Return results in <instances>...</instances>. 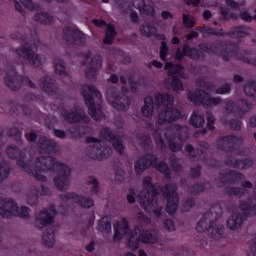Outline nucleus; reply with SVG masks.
<instances>
[{
    "instance_id": "1",
    "label": "nucleus",
    "mask_w": 256,
    "mask_h": 256,
    "mask_svg": "<svg viewBox=\"0 0 256 256\" xmlns=\"http://www.w3.org/2000/svg\"><path fill=\"white\" fill-rule=\"evenodd\" d=\"M6 155L9 159H15L16 165L22 171L40 183H47V176L41 173H47V171L59 173L54 178V185L58 191H65L71 183V168L65 163L57 161L53 156H39L34 161L31 159L27 161V154L16 145H9L6 149Z\"/></svg>"
},
{
    "instance_id": "2",
    "label": "nucleus",
    "mask_w": 256,
    "mask_h": 256,
    "mask_svg": "<svg viewBox=\"0 0 256 256\" xmlns=\"http://www.w3.org/2000/svg\"><path fill=\"white\" fill-rule=\"evenodd\" d=\"M156 107H164L165 109L158 113V125H165L166 123H175L182 119L183 114L177 108H173L175 105V98L169 93H157L154 96Z\"/></svg>"
},
{
    "instance_id": "3",
    "label": "nucleus",
    "mask_w": 256,
    "mask_h": 256,
    "mask_svg": "<svg viewBox=\"0 0 256 256\" xmlns=\"http://www.w3.org/2000/svg\"><path fill=\"white\" fill-rule=\"evenodd\" d=\"M21 41V47L15 50L16 55L25 61L32 67H41L43 63V56L41 54H35L34 49H38L41 45V40L37 34L32 35V39L27 34L18 36Z\"/></svg>"
},
{
    "instance_id": "4",
    "label": "nucleus",
    "mask_w": 256,
    "mask_h": 256,
    "mask_svg": "<svg viewBox=\"0 0 256 256\" xmlns=\"http://www.w3.org/2000/svg\"><path fill=\"white\" fill-rule=\"evenodd\" d=\"M219 47H223V41L221 40H216L210 46L208 43H200L198 49L185 44L182 51L181 48L176 50L175 59L176 61H183L185 57H189L192 61H199V59H205V53L215 55Z\"/></svg>"
},
{
    "instance_id": "5",
    "label": "nucleus",
    "mask_w": 256,
    "mask_h": 256,
    "mask_svg": "<svg viewBox=\"0 0 256 256\" xmlns=\"http://www.w3.org/2000/svg\"><path fill=\"white\" fill-rule=\"evenodd\" d=\"M159 161L157 156L153 155V153H147L143 156H140L135 162H134V171L136 175H143L147 169H151V167H154L156 171H159V173H162L166 179H171V168H169V165H167L164 161Z\"/></svg>"
},
{
    "instance_id": "6",
    "label": "nucleus",
    "mask_w": 256,
    "mask_h": 256,
    "mask_svg": "<svg viewBox=\"0 0 256 256\" xmlns=\"http://www.w3.org/2000/svg\"><path fill=\"white\" fill-rule=\"evenodd\" d=\"M82 97H84V103L88 108V115H90L94 121H101V119H103V110L97 108L94 98L99 99V97H101V91L94 85L85 84L82 87Z\"/></svg>"
},
{
    "instance_id": "7",
    "label": "nucleus",
    "mask_w": 256,
    "mask_h": 256,
    "mask_svg": "<svg viewBox=\"0 0 256 256\" xmlns=\"http://www.w3.org/2000/svg\"><path fill=\"white\" fill-rule=\"evenodd\" d=\"M13 217L30 219L31 208L27 206L19 207L17 202L13 199L3 200L2 206L0 207V219H12Z\"/></svg>"
},
{
    "instance_id": "8",
    "label": "nucleus",
    "mask_w": 256,
    "mask_h": 256,
    "mask_svg": "<svg viewBox=\"0 0 256 256\" xmlns=\"http://www.w3.org/2000/svg\"><path fill=\"white\" fill-rule=\"evenodd\" d=\"M143 197L142 207L144 209H153L157 207L159 203V190H157V184H153V177L146 176L143 179V190L141 192Z\"/></svg>"
},
{
    "instance_id": "9",
    "label": "nucleus",
    "mask_w": 256,
    "mask_h": 256,
    "mask_svg": "<svg viewBox=\"0 0 256 256\" xmlns=\"http://www.w3.org/2000/svg\"><path fill=\"white\" fill-rule=\"evenodd\" d=\"M4 83L11 91H19L20 87H23V85L30 87V89L37 88V85L31 81L29 76L19 75L13 66L8 68L6 77L4 78Z\"/></svg>"
},
{
    "instance_id": "10",
    "label": "nucleus",
    "mask_w": 256,
    "mask_h": 256,
    "mask_svg": "<svg viewBox=\"0 0 256 256\" xmlns=\"http://www.w3.org/2000/svg\"><path fill=\"white\" fill-rule=\"evenodd\" d=\"M211 211L204 214L203 218L197 223L196 231L197 233H206L210 239H221L223 237V226H218L215 228L216 221L211 220Z\"/></svg>"
},
{
    "instance_id": "11",
    "label": "nucleus",
    "mask_w": 256,
    "mask_h": 256,
    "mask_svg": "<svg viewBox=\"0 0 256 256\" xmlns=\"http://www.w3.org/2000/svg\"><path fill=\"white\" fill-rule=\"evenodd\" d=\"M86 143L94 144L86 148V155L89 159L103 161V159L111 157V153H113V150L110 147L102 145L103 142H101V139L99 138L89 136L86 138Z\"/></svg>"
},
{
    "instance_id": "12",
    "label": "nucleus",
    "mask_w": 256,
    "mask_h": 256,
    "mask_svg": "<svg viewBox=\"0 0 256 256\" xmlns=\"http://www.w3.org/2000/svg\"><path fill=\"white\" fill-rule=\"evenodd\" d=\"M172 130L175 131V134H165L168 149L172 153H179V151H183V140L189 135V128L181 124H176L172 127Z\"/></svg>"
},
{
    "instance_id": "13",
    "label": "nucleus",
    "mask_w": 256,
    "mask_h": 256,
    "mask_svg": "<svg viewBox=\"0 0 256 256\" xmlns=\"http://www.w3.org/2000/svg\"><path fill=\"white\" fill-rule=\"evenodd\" d=\"M164 69L168 71V77H171V87L173 91H185V86L183 85L184 79L183 73H185V67L181 64H173L167 62Z\"/></svg>"
},
{
    "instance_id": "14",
    "label": "nucleus",
    "mask_w": 256,
    "mask_h": 256,
    "mask_svg": "<svg viewBox=\"0 0 256 256\" xmlns=\"http://www.w3.org/2000/svg\"><path fill=\"white\" fill-rule=\"evenodd\" d=\"M163 197L167 201L166 212L168 215H175L179 208V196H177V187L174 184L168 183L164 187L159 185Z\"/></svg>"
},
{
    "instance_id": "15",
    "label": "nucleus",
    "mask_w": 256,
    "mask_h": 256,
    "mask_svg": "<svg viewBox=\"0 0 256 256\" xmlns=\"http://www.w3.org/2000/svg\"><path fill=\"white\" fill-rule=\"evenodd\" d=\"M62 39L67 45H76L77 47H83L87 43V37L85 33L79 30L77 26H66L62 31Z\"/></svg>"
},
{
    "instance_id": "16",
    "label": "nucleus",
    "mask_w": 256,
    "mask_h": 256,
    "mask_svg": "<svg viewBox=\"0 0 256 256\" xmlns=\"http://www.w3.org/2000/svg\"><path fill=\"white\" fill-rule=\"evenodd\" d=\"M251 107H253V104L245 99L238 100L237 104L229 100L226 102L225 111L227 113H234L236 117L243 119L251 111Z\"/></svg>"
},
{
    "instance_id": "17",
    "label": "nucleus",
    "mask_w": 256,
    "mask_h": 256,
    "mask_svg": "<svg viewBox=\"0 0 256 256\" xmlns=\"http://www.w3.org/2000/svg\"><path fill=\"white\" fill-rule=\"evenodd\" d=\"M61 115L64 118V121L69 125H75L76 123H89L91 119L85 112H81L79 106L74 107L71 111L65 108L62 109Z\"/></svg>"
},
{
    "instance_id": "18",
    "label": "nucleus",
    "mask_w": 256,
    "mask_h": 256,
    "mask_svg": "<svg viewBox=\"0 0 256 256\" xmlns=\"http://www.w3.org/2000/svg\"><path fill=\"white\" fill-rule=\"evenodd\" d=\"M106 99L109 105L116 109V111H127L131 105L129 98L121 92H111L107 94Z\"/></svg>"
},
{
    "instance_id": "19",
    "label": "nucleus",
    "mask_w": 256,
    "mask_h": 256,
    "mask_svg": "<svg viewBox=\"0 0 256 256\" xmlns=\"http://www.w3.org/2000/svg\"><path fill=\"white\" fill-rule=\"evenodd\" d=\"M100 137H102L104 141L111 143L119 155H123V153H125V145H123V140H121L119 135L113 134V131H111L109 127H105L100 131Z\"/></svg>"
},
{
    "instance_id": "20",
    "label": "nucleus",
    "mask_w": 256,
    "mask_h": 256,
    "mask_svg": "<svg viewBox=\"0 0 256 256\" xmlns=\"http://www.w3.org/2000/svg\"><path fill=\"white\" fill-rule=\"evenodd\" d=\"M237 143H243V138H239L233 134L219 137L216 140L218 149L225 151L226 153H233Z\"/></svg>"
},
{
    "instance_id": "21",
    "label": "nucleus",
    "mask_w": 256,
    "mask_h": 256,
    "mask_svg": "<svg viewBox=\"0 0 256 256\" xmlns=\"http://www.w3.org/2000/svg\"><path fill=\"white\" fill-rule=\"evenodd\" d=\"M55 217H57V208L55 205H50L49 208L43 209L36 216V223H39L41 227H49L55 223Z\"/></svg>"
},
{
    "instance_id": "22",
    "label": "nucleus",
    "mask_w": 256,
    "mask_h": 256,
    "mask_svg": "<svg viewBox=\"0 0 256 256\" xmlns=\"http://www.w3.org/2000/svg\"><path fill=\"white\" fill-rule=\"evenodd\" d=\"M60 198L62 201H69L72 199L75 201V203L78 204L79 207H83L84 209H91V207L95 205V201H93V199L75 194V192H68L64 195H61Z\"/></svg>"
},
{
    "instance_id": "23",
    "label": "nucleus",
    "mask_w": 256,
    "mask_h": 256,
    "mask_svg": "<svg viewBox=\"0 0 256 256\" xmlns=\"http://www.w3.org/2000/svg\"><path fill=\"white\" fill-rule=\"evenodd\" d=\"M39 86L41 91H43L45 95H49L50 97H53V95H57V91L59 89L57 86V80L49 76H42L39 79Z\"/></svg>"
},
{
    "instance_id": "24",
    "label": "nucleus",
    "mask_w": 256,
    "mask_h": 256,
    "mask_svg": "<svg viewBox=\"0 0 256 256\" xmlns=\"http://www.w3.org/2000/svg\"><path fill=\"white\" fill-rule=\"evenodd\" d=\"M101 67H103V58L100 55L94 56L91 59L89 68L85 71L86 79L95 81V79H97V75H99Z\"/></svg>"
},
{
    "instance_id": "25",
    "label": "nucleus",
    "mask_w": 256,
    "mask_h": 256,
    "mask_svg": "<svg viewBox=\"0 0 256 256\" xmlns=\"http://www.w3.org/2000/svg\"><path fill=\"white\" fill-rule=\"evenodd\" d=\"M220 182L222 185H227V183L235 184L238 181H243L245 179V175L241 172H237L235 170H224L219 173Z\"/></svg>"
},
{
    "instance_id": "26",
    "label": "nucleus",
    "mask_w": 256,
    "mask_h": 256,
    "mask_svg": "<svg viewBox=\"0 0 256 256\" xmlns=\"http://www.w3.org/2000/svg\"><path fill=\"white\" fill-rule=\"evenodd\" d=\"M38 144L40 150L47 155H52L53 153H57L59 151V145L53 139H49L45 136H41L38 140Z\"/></svg>"
},
{
    "instance_id": "27",
    "label": "nucleus",
    "mask_w": 256,
    "mask_h": 256,
    "mask_svg": "<svg viewBox=\"0 0 256 256\" xmlns=\"http://www.w3.org/2000/svg\"><path fill=\"white\" fill-rule=\"evenodd\" d=\"M225 165L228 167H233V169H251V166L253 165V159L246 158L241 160L228 157L225 161Z\"/></svg>"
},
{
    "instance_id": "28",
    "label": "nucleus",
    "mask_w": 256,
    "mask_h": 256,
    "mask_svg": "<svg viewBox=\"0 0 256 256\" xmlns=\"http://www.w3.org/2000/svg\"><path fill=\"white\" fill-rule=\"evenodd\" d=\"M224 33L231 39H245V37H249V27L245 25H239L233 27L231 31Z\"/></svg>"
},
{
    "instance_id": "29",
    "label": "nucleus",
    "mask_w": 256,
    "mask_h": 256,
    "mask_svg": "<svg viewBox=\"0 0 256 256\" xmlns=\"http://www.w3.org/2000/svg\"><path fill=\"white\" fill-rule=\"evenodd\" d=\"M132 3L136 9H139L142 15H146V17H155V8L152 5H147L145 0H132Z\"/></svg>"
},
{
    "instance_id": "30",
    "label": "nucleus",
    "mask_w": 256,
    "mask_h": 256,
    "mask_svg": "<svg viewBox=\"0 0 256 256\" xmlns=\"http://www.w3.org/2000/svg\"><path fill=\"white\" fill-rule=\"evenodd\" d=\"M134 231H139V239L141 243H157V235L149 230H142L141 226H135Z\"/></svg>"
},
{
    "instance_id": "31",
    "label": "nucleus",
    "mask_w": 256,
    "mask_h": 256,
    "mask_svg": "<svg viewBox=\"0 0 256 256\" xmlns=\"http://www.w3.org/2000/svg\"><path fill=\"white\" fill-rule=\"evenodd\" d=\"M153 113H155V102L153 101V97L147 96L144 98L141 115L143 117H153Z\"/></svg>"
},
{
    "instance_id": "32",
    "label": "nucleus",
    "mask_w": 256,
    "mask_h": 256,
    "mask_svg": "<svg viewBox=\"0 0 256 256\" xmlns=\"http://www.w3.org/2000/svg\"><path fill=\"white\" fill-rule=\"evenodd\" d=\"M203 91L206 90L197 88L195 91L190 92L188 94V101H190V103H193V105H195L196 107H199V105H203L205 101V94L203 93Z\"/></svg>"
},
{
    "instance_id": "33",
    "label": "nucleus",
    "mask_w": 256,
    "mask_h": 256,
    "mask_svg": "<svg viewBox=\"0 0 256 256\" xmlns=\"http://www.w3.org/2000/svg\"><path fill=\"white\" fill-rule=\"evenodd\" d=\"M196 31H200L203 37H211V35L214 37H225V32H223V29L217 31V29L211 26H197Z\"/></svg>"
},
{
    "instance_id": "34",
    "label": "nucleus",
    "mask_w": 256,
    "mask_h": 256,
    "mask_svg": "<svg viewBox=\"0 0 256 256\" xmlns=\"http://www.w3.org/2000/svg\"><path fill=\"white\" fill-rule=\"evenodd\" d=\"M42 243L48 249H51L55 245V229L49 228L47 231L43 232Z\"/></svg>"
},
{
    "instance_id": "35",
    "label": "nucleus",
    "mask_w": 256,
    "mask_h": 256,
    "mask_svg": "<svg viewBox=\"0 0 256 256\" xmlns=\"http://www.w3.org/2000/svg\"><path fill=\"white\" fill-rule=\"evenodd\" d=\"M190 125L196 129H201L205 125V117L199 114V111H194L189 119Z\"/></svg>"
},
{
    "instance_id": "36",
    "label": "nucleus",
    "mask_w": 256,
    "mask_h": 256,
    "mask_svg": "<svg viewBox=\"0 0 256 256\" xmlns=\"http://www.w3.org/2000/svg\"><path fill=\"white\" fill-rule=\"evenodd\" d=\"M204 94V102L203 107L209 109V107H217L221 103V97H213L207 91H203Z\"/></svg>"
},
{
    "instance_id": "37",
    "label": "nucleus",
    "mask_w": 256,
    "mask_h": 256,
    "mask_svg": "<svg viewBox=\"0 0 256 256\" xmlns=\"http://www.w3.org/2000/svg\"><path fill=\"white\" fill-rule=\"evenodd\" d=\"M11 173V166L4 160L3 153H0V183L5 181Z\"/></svg>"
},
{
    "instance_id": "38",
    "label": "nucleus",
    "mask_w": 256,
    "mask_h": 256,
    "mask_svg": "<svg viewBox=\"0 0 256 256\" xmlns=\"http://www.w3.org/2000/svg\"><path fill=\"white\" fill-rule=\"evenodd\" d=\"M117 37V30H115V25L108 24L106 27L105 37L103 39V43L105 45H113V41Z\"/></svg>"
},
{
    "instance_id": "39",
    "label": "nucleus",
    "mask_w": 256,
    "mask_h": 256,
    "mask_svg": "<svg viewBox=\"0 0 256 256\" xmlns=\"http://www.w3.org/2000/svg\"><path fill=\"white\" fill-rule=\"evenodd\" d=\"M34 20L37 23H41L42 25H51L53 23V15L49 14L48 12H37L34 15Z\"/></svg>"
},
{
    "instance_id": "40",
    "label": "nucleus",
    "mask_w": 256,
    "mask_h": 256,
    "mask_svg": "<svg viewBox=\"0 0 256 256\" xmlns=\"http://www.w3.org/2000/svg\"><path fill=\"white\" fill-rule=\"evenodd\" d=\"M155 33H157V28L151 23L140 26V35H142V37H153Z\"/></svg>"
},
{
    "instance_id": "41",
    "label": "nucleus",
    "mask_w": 256,
    "mask_h": 256,
    "mask_svg": "<svg viewBox=\"0 0 256 256\" xmlns=\"http://www.w3.org/2000/svg\"><path fill=\"white\" fill-rule=\"evenodd\" d=\"M244 93L254 101H256V81L250 80L244 85Z\"/></svg>"
},
{
    "instance_id": "42",
    "label": "nucleus",
    "mask_w": 256,
    "mask_h": 256,
    "mask_svg": "<svg viewBox=\"0 0 256 256\" xmlns=\"http://www.w3.org/2000/svg\"><path fill=\"white\" fill-rule=\"evenodd\" d=\"M224 191L228 197H238V199H241L245 195V189L239 187H228Z\"/></svg>"
},
{
    "instance_id": "43",
    "label": "nucleus",
    "mask_w": 256,
    "mask_h": 256,
    "mask_svg": "<svg viewBox=\"0 0 256 256\" xmlns=\"http://www.w3.org/2000/svg\"><path fill=\"white\" fill-rule=\"evenodd\" d=\"M98 231H100V233H106V234L111 233L112 231L111 222L107 218H101L98 221Z\"/></svg>"
},
{
    "instance_id": "44",
    "label": "nucleus",
    "mask_w": 256,
    "mask_h": 256,
    "mask_svg": "<svg viewBox=\"0 0 256 256\" xmlns=\"http://www.w3.org/2000/svg\"><path fill=\"white\" fill-rule=\"evenodd\" d=\"M54 70H55V74L60 75V77H68L69 76V73H67L65 64L63 63V60H58L55 62Z\"/></svg>"
},
{
    "instance_id": "45",
    "label": "nucleus",
    "mask_w": 256,
    "mask_h": 256,
    "mask_svg": "<svg viewBox=\"0 0 256 256\" xmlns=\"http://www.w3.org/2000/svg\"><path fill=\"white\" fill-rule=\"evenodd\" d=\"M141 243V239H139V235L137 236V233H131L129 235L127 246L130 249H139V244Z\"/></svg>"
},
{
    "instance_id": "46",
    "label": "nucleus",
    "mask_w": 256,
    "mask_h": 256,
    "mask_svg": "<svg viewBox=\"0 0 256 256\" xmlns=\"http://www.w3.org/2000/svg\"><path fill=\"white\" fill-rule=\"evenodd\" d=\"M115 3L123 15H127V13H129V11H131V9H133L131 4H129V2H127V0H115Z\"/></svg>"
},
{
    "instance_id": "47",
    "label": "nucleus",
    "mask_w": 256,
    "mask_h": 256,
    "mask_svg": "<svg viewBox=\"0 0 256 256\" xmlns=\"http://www.w3.org/2000/svg\"><path fill=\"white\" fill-rule=\"evenodd\" d=\"M7 136L13 137L17 143H23V139L21 138L23 136V133H21L19 128L17 127L10 128L7 131Z\"/></svg>"
},
{
    "instance_id": "48",
    "label": "nucleus",
    "mask_w": 256,
    "mask_h": 256,
    "mask_svg": "<svg viewBox=\"0 0 256 256\" xmlns=\"http://www.w3.org/2000/svg\"><path fill=\"white\" fill-rule=\"evenodd\" d=\"M248 53L247 50L244 52H237V59L242 61L243 63H248V65H252V67H256V59H250L247 57Z\"/></svg>"
},
{
    "instance_id": "49",
    "label": "nucleus",
    "mask_w": 256,
    "mask_h": 256,
    "mask_svg": "<svg viewBox=\"0 0 256 256\" xmlns=\"http://www.w3.org/2000/svg\"><path fill=\"white\" fill-rule=\"evenodd\" d=\"M87 183L88 185H92V188L90 190L91 195H99V179L90 176Z\"/></svg>"
},
{
    "instance_id": "50",
    "label": "nucleus",
    "mask_w": 256,
    "mask_h": 256,
    "mask_svg": "<svg viewBox=\"0 0 256 256\" xmlns=\"http://www.w3.org/2000/svg\"><path fill=\"white\" fill-rule=\"evenodd\" d=\"M68 133H70L72 139H81V137L85 135V132L81 131L80 125H75L74 127L69 128Z\"/></svg>"
},
{
    "instance_id": "51",
    "label": "nucleus",
    "mask_w": 256,
    "mask_h": 256,
    "mask_svg": "<svg viewBox=\"0 0 256 256\" xmlns=\"http://www.w3.org/2000/svg\"><path fill=\"white\" fill-rule=\"evenodd\" d=\"M20 3H22L23 7L28 9V11H41V5L33 3V0H20Z\"/></svg>"
},
{
    "instance_id": "52",
    "label": "nucleus",
    "mask_w": 256,
    "mask_h": 256,
    "mask_svg": "<svg viewBox=\"0 0 256 256\" xmlns=\"http://www.w3.org/2000/svg\"><path fill=\"white\" fill-rule=\"evenodd\" d=\"M220 15L222 16V19L224 21H229V19H233V21H237V19H239V15L235 13H229V10H227V8H221Z\"/></svg>"
},
{
    "instance_id": "53",
    "label": "nucleus",
    "mask_w": 256,
    "mask_h": 256,
    "mask_svg": "<svg viewBox=\"0 0 256 256\" xmlns=\"http://www.w3.org/2000/svg\"><path fill=\"white\" fill-rule=\"evenodd\" d=\"M185 151L186 153H188L189 157H191L192 159H195L197 157V155H199V153H201V155H203V150L200 149H195V147H193V145L188 144L185 147Z\"/></svg>"
},
{
    "instance_id": "54",
    "label": "nucleus",
    "mask_w": 256,
    "mask_h": 256,
    "mask_svg": "<svg viewBox=\"0 0 256 256\" xmlns=\"http://www.w3.org/2000/svg\"><path fill=\"white\" fill-rule=\"evenodd\" d=\"M183 24L186 27V29H193L195 25H197V22L193 20V16L189 14H183Z\"/></svg>"
},
{
    "instance_id": "55",
    "label": "nucleus",
    "mask_w": 256,
    "mask_h": 256,
    "mask_svg": "<svg viewBox=\"0 0 256 256\" xmlns=\"http://www.w3.org/2000/svg\"><path fill=\"white\" fill-rule=\"evenodd\" d=\"M195 207V198H185L182 204V210L185 212L191 211Z\"/></svg>"
},
{
    "instance_id": "56",
    "label": "nucleus",
    "mask_w": 256,
    "mask_h": 256,
    "mask_svg": "<svg viewBox=\"0 0 256 256\" xmlns=\"http://www.w3.org/2000/svg\"><path fill=\"white\" fill-rule=\"evenodd\" d=\"M121 223L120 222H117L114 224V236H113V239L114 241H122L123 240V235H126V234H123L121 233Z\"/></svg>"
},
{
    "instance_id": "57",
    "label": "nucleus",
    "mask_w": 256,
    "mask_h": 256,
    "mask_svg": "<svg viewBox=\"0 0 256 256\" xmlns=\"http://www.w3.org/2000/svg\"><path fill=\"white\" fill-rule=\"evenodd\" d=\"M169 55V46H167V42H161L160 46V59L161 61H167V56Z\"/></svg>"
},
{
    "instance_id": "58",
    "label": "nucleus",
    "mask_w": 256,
    "mask_h": 256,
    "mask_svg": "<svg viewBox=\"0 0 256 256\" xmlns=\"http://www.w3.org/2000/svg\"><path fill=\"white\" fill-rule=\"evenodd\" d=\"M196 85L202 89H211V87H213V84H211V82H209L205 77L198 78L196 80Z\"/></svg>"
},
{
    "instance_id": "59",
    "label": "nucleus",
    "mask_w": 256,
    "mask_h": 256,
    "mask_svg": "<svg viewBox=\"0 0 256 256\" xmlns=\"http://www.w3.org/2000/svg\"><path fill=\"white\" fill-rule=\"evenodd\" d=\"M240 19L245 21V23H253V21H256V15L251 16L247 10H244L240 12Z\"/></svg>"
},
{
    "instance_id": "60",
    "label": "nucleus",
    "mask_w": 256,
    "mask_h": 256,
    "mask_svg": "<svg viewBox=\"0 0 256 256\" xmlns=\"http://www.w3.org/2000/svg\"><path fill=\"white\" fill-rule=\"evenodd\" d=\"M205 191V184L196 183L194 186L190 187L191 195H199V193H203Z\"/></svg>"
},
{
    "instance_id": "61",
    "label": "nucleus",
    "mask_w": 256,
    "mask_h": 256,
    "mask_svg": "<svg viewBox=\"0 0 256 256\" xmlns=\"http://www.w3.org/2000/svg\"><path fill=\"white\" fill-rule=\"evenodd\" d=\"M228 125L230 126V129H232V131H241L243 121L239 119H231L229 120Z\"/></svg>"
},
{
    "instance_id": "62",
    "label": "nucleus",
    "mask_w": 256,
    "mask_h": 256,
    "mask_svg": "<svg viewBox=\"0 0 256 256\" xmlns=\"http://www.w3.org/2000/svg\"><path fill=\"white\" fill-rule=\"evenodd\" d=\"M215 92L217 95H227L228 93H231V84L225 83L218 87Z\"/></svg>"
},
{
    "instance_id": "63",
    "label": "nucleus",
    "mask_w": 256,
    "mask_h": 256,
    "mask_svg": "<svg viewBox=\"0 0 256 256\" xmlns=\"http://www.w3.org/2000/svg\"><path fill=\"white\" fill-rule=\"evenodd\" d=\"M115 181L117 183L125 182V170L123 168H115Z\"/></svg>"
},
{
    "instance_id": "64",
    "label": "nucleus",
    "mask_w": 256,
    "mask_h": 256,
    "mask_svg": "<svg viewBox=\"0 0 256 256\" xmlns=\"http://www.w3.org/2000/svg\"><path fill=\"white\" fill-rule=\"evenodd\" d=\"M154 141L156 143V147H159L160 149H167V145H165V140H163V136L160 133L155 134Z\"/></svg>"
}]
</instances>
